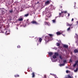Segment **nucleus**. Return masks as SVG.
Wrapping results in <instances>:
<instances>
[{
    "label": "nucleus",
    "mask_w": 78,
    "mask_h": 78,
    "mask_svg": "<svg viewBox=\"0 0 78 78\" xmlns=\"http://www.w3.org/2000/svg\"><path fill=\"white\" fill-rule=\"evenodd\" d=\"M49 36H46L45 39H44L46 42H48L49 41H51L52 40V37H53V35L51 34H49Z\"/></svg>",
    "instance_id": "f257e3e1"
},
{
    "label": "nucleus",
    "mask_w": 78,
    "mask_h": 78,
    "mask_svg": "<svg viewBox=\"0 0 78 78\" xmlns=\"http://www.w3.org/2000/svg\"><path fill=\"white\" fill-rule=\"evenodd\" d=\"M51 11V9H49V7H47L45 8L44 11L43 12V15L44 14H47L48 12H50Z\"/></svg>",
    "instance_id": "f03ea898"
},
{
    "label": "nucleus",
    "mask_w": 78,
    "mask_h": 78,
    "mask_svg": "<svg viewBox=\"0 0 78 78\" xmlns=\"http://www.w3.org/2000/svg\"><path fill=\"white\" fill-rule=\"evenodd\" d=\"M72 24H69V23H67V26H69L70 27H69L67 29V30L68 31H69L70 30V27H71L72 26Z\"/></svg>",
    "instance_id": "7ed1b4c3"
},
{
    "label": "nucleus",
    "mask_w": 78,
    "mask_h": 78,
    "mask_svg": "<svg viewBox=\"0 0 78 78\" xmlns=\"http://www.w3.org/2000/svg\"><path fill=\"white\" fill-rule=\"evenodd\" d=\"M46 14L47 17L48 18L51 17V13H50V12H48L47 13H46Z\"/></svg>",
    "instance_id": "20e7f679"
},
{
    "label": "nucleus",
    "mask_w": 78,
    "mask_h": 78,
    "mask_svg": "<svg viewBox=\"0 0 78 78\" xmlns=\"http://www.w3.org/2000/svg\"><path fill=\"white\" fill-rule=\"evenodd\" d=\"M9 33H10V30L9 29H7L5 34L6 35H8V34H9Z\"/></svg>",
    "instance_id": "39448f33"
},
{
    "label": "nucleus",
    "mask_w": 78,
    "mask_h": 78,
    "mask_svg": "<svg viewBox=\"0 0 78 78\" xmlns=\"http://www.w3.org/2000/svg\"><path fill=\"white\" fill-rule=\"evenodd\" d=\"M63 64H60L59 66H60L61 67V66H63L65 65V64L66 63H67V61L66 60H64L63 61Z\"/></svg>",
    "instance_id": "423d86ee"
},
{
    "label": "nucleus",
    "mask_w": 78,
    "mask_h": 78,
    "mask_svg": "<svg viewBox=\"0 0 78 78\" xmlns=\"http://www.w3.org/2000/svg\"><path fill=\"white\" fill-rule=\"evenodd\" d=\"M50 3V1L48 0L46 1L45 2V5H48Z\"/></svg>",
    "instance_id": "0eeeda50"
},
{
    "label": "nucleus",
    "mask_w": 78,
    "mask_h": 78,
    "mask_svg": "<svg viewBox=\"0 0 78 78\" xmlns=\"http://www.w3.org/2000/svg\"><path fill=\"white\" fill-rule=\"evenodd\" d=\"M49 9H50L51 11L53 10V9H55V7L53 5H51L49 7Z\"/></svg>",
    "instance_id": "6e6552de"
},
{
    "label": "nucleus",
    "mask_w": 78,
    "mask_h": 78,
    "mask_svg": "<svg viewBox=\"0 0 78 78\" xmlns=\"http://www.w3.org/2000/svg\"><path fill=\"white\" fill-rule=\"evenodd\" d=\"M62 33V31H60L59 32H56V34L57 35H60V34H61Z\"/></svg>",
    "instance_id": "1a4fd4ad"
},
{
    "label": "nucleus",
    "mask_w": 78,
    "mask_h": 78,
    "mask_svg": "<svg viewBox=\"0 0 78 78\" xmlns=\"http://www.w3.org/2000/svg\"><path fill=\"white\" fill-rule=\"evenodd\" d=\"M13 12V10L12 9H11L9 11V14H12Z\"/></svg>",
    "instance_id": "9d476101"
},
{
    "label": "nucleus",
    "mask_w": 78,
    "mask_h": 78,
    "mask_svg": "<svg viewBox=\"0 0 78 78\" xmlns=\"http://www.w3.org/2000/svg\"><path fill=\"white\" fill-rule=\"evenodd\" d=\"M26 8V7L25 6H22L21 8V11H23Z\"/></svg>",
    "instance_id": "9b49d317"
},
{
    "label": "nucleus",
    "mask_w": 78,
    "mask_h": 78,
    "mask_svg": "<svg viewBox=\"0 0 78 78\" xmlns=\"http://www.w3.org/2000/svg\"><path fill=\"white\" fill-rule=\"evenodd\" d=\"M44 24L45 25H48V26H50V23L49 22H45Z\"/></svg>",
    "instance_id": "f8f14e48"
},
{
    "label": "nucleus",
    "mask_w": 78,
    "mask_h": 78,
    "mask_svg": "<svg viewBox=\"0 0 78 78\" xmlns=\"http://www.w3.org/2000/svg\"><path fill=\"white\" fill-rule=\"evenodd\" d=\"M31 23H32V24H36V25L37 24V22L34 21H33L31 22Z\"/></svg>",
    "instance_id": "ddd939ff"
},
{
    "label": "nucleus",
    "mask_w": 78,
    "mask_h": 78,
    "mask_svg": "<svg viewBox=\"0 0 78 78\" xmlns=\"http://www.w3.org/2000/svg\"><path fill=\"white\" fill-rule=\"evenodd\" d=\"M28 20H29L27 19L26 20V23H27L28 25H29V24H30V22H29V21H28Z\"/></svg>",
    "instance_id": "4468645a"
},
{
    "label": "nucleus",
    "mask_w": 78,
    "mask_h": 78,
    "mask_svg": "<svg viewBox=\"0 0 78 78\" xmlns=\"http://www.w3.org/2000/svg\"><path fill=\"white\" fill-rule=\"evenodd\" d=\"M49 55L50 56H51L53 55V52H50L48 53Z\"/></svg>",
    "instance_id": "2eb2a0df"
},
{
    "label": "nucleus",
    "mask_w": 78,
    "mask_h": 78,
    "mask_svg": "<svg viewBox=\"0 0 78 78\" xmlns=\"http://www.w3.org/2000/svg\"><path fill=\"white\" fill-rule=\"evenodd\" d=\"M23 20V19L22 18H20L18 19V21H22Z\"/></svg>",
    "instance_id": "dca6fc26"
},
{
    "label": "nucleus",
    "mask_w": 78,
    "mask_h": 78,
    "mask_svg": "<svg viewBox=\"0 0 78 78\" xmlns=\"http://www.w3.org/2000/svg\"><path fill=\"white\" fill-rule=\"evenodd\" d=\"M51 75H52V76H54V77H55V78H58V77H57V76H56V75L53 74H51L50 73Z\"/></svg>",
    "instance_id": "f3484780"
},
{
    "label": "nucleus",
    "mask_w": 78,
    "mask_h": 78,
    "mask_svg": "<svg viewBox=\"0 0 78 78\" xmlns=\"http://www.w3.org/2000/svg\"><path fill=\"white\" fill-rule=\"evenodd\" d=\"M51 60L52 62H56L57 61V59L55 60L53 59V58H51Z\"/></svg>",
    "instance_id": "a211bd4d"
},
{
    "label": "nucleus",
    "mask_w": 78,
    "mask_h": 78,
    "mask_svg": "<svg viewBox=\"0 0 78 78\" xmlns=\"http://www.w3.org/2000/svg\"><path fill=\"white\" fill-rule=\"evenodd\" d=\"M64 47L65 48H68V46L66 45H63Z\"/></svg>",
    "instance_id": "6ab92c4d"
},
{
    "label": "nucleus",
    "mask_w": 78,
    "mask_h": 78,
    "mask_svg": "<svg viewBox=\"0 0 78 78\" xmlns=\"http://www.w3.org/2000/svg\"><path fill=\"white\" fill-rule=\"evenodd\" d=\"M74 52L75 53H78V49H76L74 50Z\"/></svg>",
    "instance_id": "aec40b11"
},
{
    "label": "nucleus",
    "mask_w": 78,
    "mask_h": 78,
    "mask_svg": "<svg viewBox=\"0 0 78 78\" xmlns=\"http://www.w3.org/2000/svg\"><path fill=\"white\" fill-rule=\"evenodd\" d=\"M54 55L55 56H59V54L58 53H55Z\"/></svg>",
    "instance_id": "412c9836"
},
{
    "label": "nucleus",
    "mask_w": 78,
    "mask_h": 78,
    "mask_svg": "<svg viewBox=\"0 0 78 78\" xmlns=\"http://www.w3.org/2000/svg\"><path fill=\"white\" fill-rule=\"evenodd\" d=\"M67 78H73V76H72L71 77L70 76L68 75L67 76Z\"/></svg>",
    "instance_id": "4be33fe9"
},
{
    "label": "nucleus",
    "mask_w": 78,
    "mask_h": 78,
    "mask_svg": "<svg viewBox=\"0 0 78 78\" xmlns=\"http://www.w3.org/2000/svg\"><path fill=\"white\" fill-rule=\"evenodd\" d=\"M29 16V14L28 13H27V14H25L24 15V17H27V16Z\"/></svg>",
    "instance_id": "5701e85b"
},
{
    "label": "nucleus",
    "mask_w": 78,
    "mask_h": 78,
    "mask_svg": "<svg viewBox=\"0 0 78 78\" xmlns=\"http://www.w3.org/2000/svg\"><path fill=\"white\" fill-rule=\"evenodd\" d=\"M52 58H53V59H56V56L55 55H54L52 56Z\"/></svg>",
    "instance_id": "b1692460"
},
{
    "label": "nucleus",
    "mask_w": 78,
    "mask_h": 78,
    "mask_svg": "<svg viewBox=\"0 0 78 78\" xmlns=\"http://www.w3.org/2000/svg\"><path fill=\"white\" fill-rule=\"evenodd\" d=\"M59 58L60 59H62V55H59Z\"/></svg>",
    "instance_id": "393cba45"
},
{
    "label": "nucleus",
    "mask_w": 78,
    "mask_h": 78,
    "mask_svg": "<svg viewBox=\"0 0 78 78\" xmlns=\"http://www.w3.org/2000/svg\"><path fill=\"white\" fill-rule=\"evenodd\" d=\"M78 68H76V69L74 70V72H77V71H78Z\"/></svg>",
    "instance_id": "a878e982"
},
{
    "label": "nucleus",
    "mask_w": 78,
    "mask_h": 78,
    "mask_svg": "<svg viewBox=\"0 0 78 78\" xmlns=\"http://www.w3.org/2000/svg\"><path fill=\"white\" fill-rule=\"evenodd\" d=\"M52 21L53 23H55L56 22V20H52Z\"/></svg>",
    "instance_id": "bb28decb"
},
{
    "label": "nucleus",
    "mask_w": 78,
    "mask_h": 78,
    "mask_svg": "<svg viewBox=\"0 0 78 78\" xmlns=\"http://www.w3.org/2000/svg\"><path fill=\"white\" fill-rule=\"evenodd\" d=\"M32 78L34 77V72H33V73H32Z\"/></svg>",
    "instance_id": "cd10ccee"
},
{
    "label": "nucleus",
    "mask_w": 78,
    "mask_h": 78,
    "mask_svg": "<svg viewBox=\"0 0 78 78\" xmlns=\"http://www.w3.org/2000/svg\"><path fill=\"white\" fill-rule=\"evenodd\" d=\"M67 11H63L61 12V13H66Z\"/></svg>",
    "instance_id": "c85d7f7f"
},
{
    "label": "nucleus",
    "mask_w": 78,
    "mask_h": 78,
    "mask_svg": "<svg viewBox=\"0 0 78 78\" xmlns=\"http://www.w3.org/2000/svg\"><path fill=\"white\" fill-rule=\"evenodd\" d=\"M42 38H39V42H41V41H42Z\"/></svg>",
    "instance_id": "c756f323"
},
{
    "label": "nucleus",
    "mask_w": 78,
    "mask_h": 78,
    "mask_svg": "<svg viewBox=\"0 0 78 78\" xmlns=\"http://www.w3.org/2000/svg\"><path fill=\"white\" fill-rule=\"evenodd\" d=\"M23 25L24 27H26V24L23 23Z\"/></svg>",
    "instance_id": "7c9ffc66"
},
{
    "label": "nucleus",
    "mask_w": 78,
    "mask_h": 78,
    "mask_svg": "<svg viewBox=\"0 0 78 78\" xmlns=\"http://www.w3.org/2000/svg\"><path fill=\"white\" fill-rule=\"evenodd\" d=\"M56 45L57 46H59V45H60V44H59V43H56Z\"/></svg>",
    "instance_id": "2f4dec72"
},
{
    "label": "nucleus",
    "mask_w": 78,
    "mask_h": 78,
    "mask_svg": "<svg viewBox=\"0 0 78 78\" xmlns=\"http://www.w3.org/2000/svg\"><path fill=\"white\" fill-rule=\"evenodd\" d=\"M75 34L76 36H75V38H76V37H77L78 36V35H77V34H76V33Z\"/></svg>",
    "instance_id": "473e14b6"
},
{
    "label": "nucleus",
    "mask_w": 78,
    "mask_h": 78,
    "mask_svg": "<svg viewBox=\"0 0 78 78\" xmlns=\"http://www.w3.org/2000/svg\"><path fill=\"white\" fill-rule=\"evenodd\" d=\"M17 48H20V45L18 46H17Z\"/></svg>",
    "instance_id": "72a5a7b5"
},
{
    "label": "nucleus",
    "mask_w": 78,
    "mask_h": 78,
    "mask_svg": "<svg viewBox=\"0 0 78 78\" xmlns=\"http://www.w3.org/2000/svg\"><path fill=\"white\" fill-rule=\"evenodd\" d=\"M61 13H60L58 16L59 17H61Z\"/></svg>",
    "instance_id": "f704fd0d"
},
{
    "label": "nucleus",
    "mask_w": 78,
    "mask_h": 78,
    "mask_svg": "<svg viewBox=\"0 0 78 78\" xmlns=\"http://www.w3.org/2000/svg\"><path fill=\"white\" fill-rule=\"evenodd\" d=\"M17 76H19V75H16L15 76V77H17Z\"/></svg>",
    "instance_id": "c9c22d12"
},
{
    "label": "nucleus",
    "mask_w": 78,
    "mask_h": 78,
    "mask_svg": "<svg viewBox=\"0 0 78 78\" xmlns=\"http://www.w3.org/2000/svg\"><path fill=\"white\" fill-rule=\"evenodd\" d=\"M53 49H55V50H57V48L55 47H54V48Z\"/></svg>",
    "instance_id": "e433bc0d"
},
{
    "label": "nucleus",
    "mask_w": 78,
    "mask_h": 78,
    "mask_svg": "<svg viewBox=\"0 0 78 78\" xmlns=\"http://www.w3.org/2000/svg\"><path fill=\"white\" fill-rule=\"evenodd\" d=\"M70 16V13L68 14V17H69Z\"/></svg>",
    "instance_id": "4c0bfd02"
},
{
    "label": "nucleus",
    "mask_w": 78,
    "mask_h": 78,
    "mask_svg": "<svg viewBox=\"0 0 78 78\" xmlns=\"http://www.w3.org/2000/svg\"><path fill=\"white\" fill-rule=\"evenodd\" d=\"M74 20V19H73V18H72V20H71L72 22H73V21Z\"/></svg>",
    "instance_id": "58836bf2"
},
{
    "label": "nucleus",
    "mask_w": 78,
    "mask_h": 78,
    "mask_svg": "<svg viewBox=\"0 0 78 78\" xmlns=\"http://www.w3.org/2000/svg\"><path fill=\"white\" fill-rule=\"evenodd\" d=\"M69 73V71H68V70H66V73Z\"/></svg>",
    "instance_id": "ea45409f"
},
{
    "label": "nucleus",
    "mask_w": 78,
    "mask_h": 78,
    "mask_svg": "<svg viewBox=\"0 0 78 78\" xmlns=\"http://www.w3.org/2000/svg\"><path fill=\"white\" fill-rule=\"evenodd\" d=\"M76 4V2H75L74 3V5L75 6H74V7H75V5Z\"/></svg>",
    "instance_id": "a19ab883"
},
{
    "label": "nucleus",
    "mask_w": 78,
    "mask_h": 78,
    "mask_svg": "<svg viewBox=\"0 0 78 78\" xmlns=\"http://www.w3.org/2000/svg\"><path fill=\"white\" fill-rule=\"evenodd\" d=\"M9 20H10V21L11 20V19H10Z\"/></svg>",
    "instance_id": "79ce46f5"
},
{
    "label": "nucleus",
    "mask_w": 78,
    "mask_h": 78,
    "mask_svg": "<svg viewBox=\"0 0 78 78\" xmlns=\"http://www.w3.org/2000/svg\"><path fill=\"white\" fill-rule=\"evenodd\" d=\"M70 62H72V60H71V59L70 60Z\"/></svg>",
    "instance_id": "37998d69"
},
{
    "label": "nucleus",
    "mask_w": 78,
    "mask_h": 78,
    "mask_svg": "<svg viewBox=\"0 0 78 78\" xmlns=\"http://www.w3.org/2000/svg\"><path fill=\"white\" fill-rule=\"evenodd\" d=\"M63 36H65V35L64 34H62Z\"/></svg>",
    "instance_id": "c03bdc74"
},
{
    "label": "nucleus",
    "mask_w": 78,
    "mask_h": 78,
    "mask_svg": "<svg viewBox=\"0 0 78 78\" xmlns=\"http://www.w3.org/2000/svg\"><path fill=\"white\" fill-rule=\"evenodd\" d=\"M59 42H60V43H61V41L60 40L59 41Z\"/></svg>",
    "instance_id": "a18cd8bd"
},
{
    "label": "nucleus",
    "mask_w": 78,
    "mask_h": 78,
    "mask_svg": "<svg viewBox=\"0 0 78 78\" xmlns=\"http://www.w3.org/2000/svg\"><path fill=\"white\" fill-rule=\"evenodd\" d=\"M16 29H17V30H18V28L16 27Z\"/></svg>",
    "instance_id": "49530a36"
},
{
    "label": "nucleus",
    "mask_w": 78,
    "mask_h": 78,
    "mask_svg": "<svg viewBox=\"0 0 78 78\" xmlns=\"http://www.w3.org/2000/svg\"><path fill=\"white\" fill-rule=\"evenodd\" d=\"M58 17V16H57V17H56L55 18H57V17Z\"/></svg>",
    "instance_id": "de8ad7c7"
},
{
    "label": "nucleus",
    "mask_w": 78,
    "mask_h": 78,
    "mask_svg": "<svg viewBox=\"0 0 78 78\" xmlns=\"http://www.w3.org/2000/svg\"><path fill=\"white\" fill-rule=\"evenodd\" d=\"M77 23L78 24V21L77 22Z\"/></svg>",
    "instance_id": "09e8293b"
},
{
    "label": "nucleus",
    "mask_w": 78,
    "mask_h": 78,
    "mask_svg": "<svg viewBox=\"0 0 78 78\" xmlns=\"http://www.w3.org/2000/svg\"><path fill=\"white\" fill-rule=\"evenodd\" d=\"M60 8H62V6H61L60 7Z\"/></svg>",
    "instance_id": "8fccbe9b"
},
{
    "label": "nucleus",
    "mask_w": 78,
    "mask_h": 78,
    "mask_svg": "<svg viewBox=\"0 0 78 78\" xmlns=\"http://www.w3.org/2000/svg\"><path fill=\"white\" fill-rule=\"evenodd\" d=\"M37 45H38V43H37Z\"/></svg>",
    "instance_id": "3c124183"
},
{
    "label": "nucleus",
    "mask_w": 78,
    "mask_h": 78,
    "mask_svg": "<svg viewBox=\"0 0 78 78\" xmlns=\"http://www.w3.org/2000/svg\"><path fill=\"white\" fill-rule=\"evenodd\" d=\"M29 70H30V68H28Z\"/></svg>",
    "instance_id": "603ef678"
},
{
    "label": "nucleus",
    "mask_w": 78,
    "mask_h": 78,
    "mask_svg": "<svg viewBox=\"0 0 78 78\" xmlns=\"http://www.w3.org/2000/svg\"><path fill=\"white\" fill-rule=\"evenodd\" d=\"M1 28V27H0V29Z\"/></svg>",
    "instance_id": "864d4df0"
},
{
    "label": "nucleus",
    "mask_w": 78,
    "mask_h": 78,
    "mask_svg": "<svg viewBox=\"0 0 78 78\" xmlns=\"http://www.w3.org/2000/svg\"><path fill=\"white\" fill-rule=\"evenodd\" d=\"M47 19H46V20H47Z\"/></svg>",
    "instance_id": "5fc2aeb1"
},
{
    "label": "nucleus",
    "mask_w": 78,
    "mask_h": 78,
    "mask_svg": "<svg viewBox=\"0 0 78 78\" xmlns=\"http://www.w3.org/2000/svg\"><path fill=\"white\" fill-rule=\"evenodd\" d=\"M62 17H63V16H62Z\"/></svg>",
    "instance_id": "6e6d98bb"
}]
</instances>
